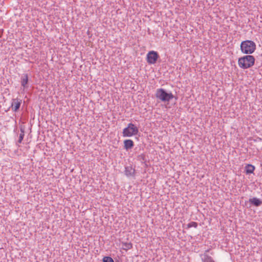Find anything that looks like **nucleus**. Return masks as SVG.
<instances>
[{
  "label": "nucleus",
  "instance_id": "obj_1",
  "mask_svg": "<svg viewBox=\"0 0 262 262\" xmlns=\"http://www.w3.org/2000/svg\"><path fill=\"white\" fill-rule=\"evenodd\" d=\"M255 58L252 55H247L239 58L238 64L241 68L243 69L251 68L254 64Z\"/></svg>",
  "mask_w": 262,
  "mask_h": 262
},
{
  "label": "nucleus",
  "instance_id": "obj_2",
  "mask_svg": "<svg viewBox=\"0 0 262 262\" xmlns=\"http://www.w3.org/2000/svg\"><path fill=\"white\" fill-rule=\"evenodd\" d=\"M241 50L244 54H251L256 50V44L250 40L243 41L241 43Z\"/></svg>",
  "mask_w": 262,
  "mask_h": 262
},
{
  "label": "nucleus",
  "instance_id": "obj_3",
  "mask_svg": "<svg viewBox=\"0 0 262 262\" xmlns=\"http://www.w3.org/2000/svg\"><path fill=\"white\" fill-rule=\"evenodd\" d=\"M156 98L162 102H169L174 96L171 93H167L166 91L162 88L158 89L155 94Z\"/></svg>",
  "mask_w": 262,
  "mask_h": 262
},
{
  "label": "nucleus",
  "instance_id": "obj_4",
  "mask_svg": "<svg viewBox=\"0 0 262 262\" xmlns=\"http://www.w3.org/2000/svg\"><path fill=\"white\" fill-rule=\"evenodd\" d=\"M139 133V129L135 124L129 123L127 126L123 129L122 136L124 137H130L137 135Z\"/></svg>",
  "mask_w": 262,
  "mask_h": 262
},
{
  "label": "nucleus",
  "instance_id": "obj_5",
  "mask_svg": "<svg viewBox=\"0 0 262 262\" xmlns=\"http://www.w3.org/2000/svg\"><path fill=\"white\" fill-rule=\"evenodd\" d=\"M159 57L158 54L154 51H149L147 54V62L149 64H155Z\"/></svg>",
  "mask_w": 262,
  "mask_h": 262
},
{
  "label": "nucleus",
  "instance_id": "obj_6",
  "mask_svg": "<svg viewBox=\"0 0 262 262\" xmlns=\"http://www.w3.org/2000/svg\"><path fill=\"white\" fill-rule=\"evenodd\" d=\"M21 104V99H19L18 98L13 99L12 100V103H11V107L12 108V110L14 112H17L18 111L19 108H20Z\"/></svg>",
  "mask_w": 262,
  "mask_h": 262
},
{
  "label": "nucleus",
  "instance_id": "obj_7",
  "mask_svg": "<svg viewBox=\"0 0 262 262\" xmlns=\"http://www.w3.org/2000/svg\"><path fill=\"white\" fill-rule=\"evenodd\" d=\"M209 250H206L201 255L202 262H215L213 257L209 254Z\"/></svg>",
  "mask_w": 262,
  "mask_h": 262
},
{
  "label": "nucleus",
  "instance_id": "obj_8",
  "mask_svg": "<svg viewBox=\"0 0 262 262\" xmlns=\"http://www.w3.org/2000/svg\"><path fill=\"white\" fill-rule=\"evenodd\" d=\"M124 173L128 177H134L135 174V169L131 165L127 166L125 167Z\"/></svg>",
  "mask_w": 262,
  "mask_h": 262
},
{
  "label": "nucleus",
  "instance_id": "obj_9",
  "mask_svg": "<svg viewBox=\"0 0 262 262\" xmlns=\"http://www.w3.org/2000/svg\"><path fill=\"white\" fill-rule=\"evenodd\" d=\"M134 146V143L131 139H126L124 141V148L128 150L132 149Z\"/></svg>",
  "mask_w": 262,
  "mask_h": 262
},
{
  "label": "nucleus",
  "instance_id": "obj_10",
  "mask_svg": "<svg viewBox=\"0 0 262 262\" xmlns=\"http://www.w3.org/2000/svg\"><path fill=\"white\" fill-rule=\"evenodd\" d=\"M21 85L24 89L28 87L27 85L28 82V75L27 74H24L21 77Z\"/></svg>",
  "mask_w": 262,
  "mask_h": 262
},
{
  "label": "nucleus",
  "instance_id": "obj_11",
  "mask_svg": "<svg viewBox=\"0 0 262 262\" xmlns=\"http://www.w3.org/2000/svg\"><path fill=\"white\" fill-rule=\"evenodd\" d=\"M249 202L256 207L260 206L262 204V201L259 199L255 197L250 199Z\"/></svg>",
  "mask_w": 262,
  "mask_h": 262
},
{
  "label": "nucleus",
  "instance_id": "obj_12",
  "mask_svg": "<svg viewBox=\"0 0 262 262\" xmlns=\"http://www.w3.org/2000/svg\"><path fill=\"white\" fill-rule=\"evenodd\" d=\"M122 249L127 251L128 250L131 249L133 248V245L130 242H122Z\"/></svg>",
  "mask_w": 262,
  "mask_h": 262
},
{
  "label": "nucleus",
  "instance_id": "obj_13",
  "mask_svg": "<svg viewBox=\"0 0 262 262\" xmlns=\"http://www.w3.org/2000/svg\"><path fill=\"white\" fill-rule=\"evenodd\" d=\"M255 167L251 164H247L245 166V171L247 174H250L253 172Z\"/></svg>",
  "mask_w": 262,
  "mask_h": 262
},
{
  "label": "nucleus",
  "instance_id": "obj_14",
  "mask_svg": "<svg viewBox=\"0 0 262 262\" xmlns=\"http://www.w3.org/2000/svg\"><path fill=\"white\" fill-rule=\"evenodd\" d=\"M137 160L141 163H145V165L146 166H147V164L146 163V157L145 155L144 154H141L140 155H138L137 157Z\"/></svg>",
  "mask_w": 262,
  "mask_h": 262
},
{
  "label": "nucleus",
  "instance_id": "obj_15",
  "mask_svg": "<svg viewBox=\"0 0 262 262\" xmlns=\"http://www.w3.org/2000/svg\"><path fill=\"white\" fill-rule=\"evenodd\" d=\"M20 134H19V139H18V142L20 143H21L23 139H24V133H25V129L24 128H23L22 127H20Z\"/></svg>",
  "mask_w": 262,
  "mask_h": 262
},
{
  "label": "nucleus",
  "instance_id": "obj_16",
  "mask_svg": "<svg viewBox=\"0 0 262 262\" xmlns=\"http://www.w3.org/2000/svg\"><path fill=\"white\" fill-rule=\"evenodd\" d=\"M187 228H190L191 227L196 228L198 227V223L195 222H191L187 224Z\"/></svg>",
  "mask_w": 262,
  "mask_h": 262
},
{
  "label": "nucleus",
  "instance_id": "obj_17",
  "mask_svg": "<svg viewBox=\"0 0 262 262\" xmlns=\"http://www.w3.org/2000/svg\"><path fill=\"white\" fill-rule=\"evenodd\" d=\"M103 262H114L113 259L110 256H105L103 258Z\"/></svg>",
  "mask_w": 262,
  "mask_h": 262
}]
</instances>
